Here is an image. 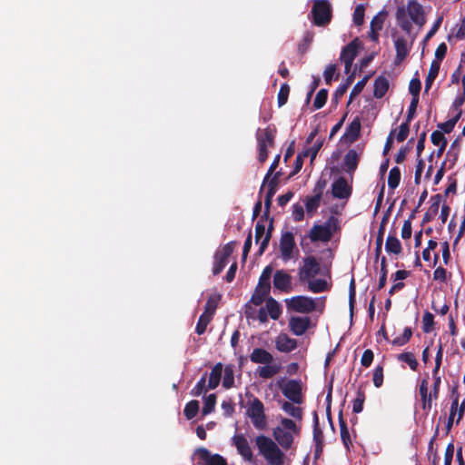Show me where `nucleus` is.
Here are the masks:
<instances>
[{
    "label": "nucleus",
    "instance_id": "obj_1",
    "mask_svg": "<svg viewBox=\"0 0 465 465\" xmlns=\"http://www.w3.org/2000/svg\"><path fill=\"white\" fill-rule=\"evenodd\" d=\"M301 433V428L294 420L288 418H282L281 426H277L272 430V436L275 440L259 435L255 439L256 446L259 452L270 465H283L285 454L280 449L288 450L292 447L294 435Z\"/></svg>",
    "mask_w": 465,
    "mask_h": 465
},
{
    "label": "nucleus",
    "instance_id": "obj_2",
    "mask_svg": "<svg viewBox=\"0 0 465 465\" xmlns=\"http://www.w3.org/2000/svg\"><path fill=\"white\" fill-rule=\"evenodd\" d=\"M339 229V221L334 216H330L323 225L314 224L310 230L309 237L312 242H329L333 232Z\"/></svg>",
    "mask_w": 465,
    "mask_h": 465
},
{
    "label": "nucleus",
    "instance_id": "obj_3",
    "mask_svg": "<svg viewBox=\"0 0 465 465\" xmlns=\"http://www.w3.org/2000/svg\"><path fill=\"white\" fill-rule=\"evenodd\" d=\"M252 397L248 402L246 415L251 419L253 427L257 430H264L267 427V418L265 415L264 405L262 401Z\"/></svg>",
    "mask_w": 465,
    "mask_h": 465
},
{
    "label": "nucleus",
    "instance_id": "obj_4",
    "mask_svg": "<svg viewBox=\"0 0 465 465\" xmlns=\"http://www.w3.org/2000/svg\"><path fill=\"white\" fill-rule=\"evenodd\" d=\"M311 13L317 26H325L331 20V6L328 0H314Z\"/></svg>",
    "mask_w": 465,
    "mask_h": 465
},
{
    "label": "nucleus",
    "instance_id": "obj_5",
    "mask_svg": "<svg viewBox=\"0 0 465 465\" xmlns=\"http://www.w3.org/2000/svg\"><path fill=\"white\" fill-rule=\"evenodd\" d=\"M302 266L299 268V281L302 283L314 278L321 272V265L313 255L306 256L302 259Z\"/></svg>",
    "mask_w": 465,
    "mask_h": 465
},
{
    "label": "nucleus",
    "instance_id": "obj_6",
    "mask_svg": "<svg viewBox=\"0 0 465 465\" xmlns=\"http://www.w3.org/2000/svg\"><path fill=\"white\" fill-rule=\"evenodd\" d=\"M294 251L296 254L299 250L296 248L294 235L292 232H282L280 238V252L283 262H288L294 258Z\"/></svg>",
    "mask_w": 465,
    "mask_h": 465
},
{
    "label": "nucleus",
    "instance_id": "obj_7",
    "mask_svg": "<svg viewBox=\"0 0 465 465\" xmlns=\"http://www.w3.org/2000/svg\"><path fill=\"white\" fill-rule=\"evenodd\" d=\"M287 304L290 309L299 313H310L317 309L315 300L303 295L291 298Z\"/></svg>",
    "mask_w": 465,
    "mask_h": 465
},
{
    "label": "nucleus",
    "instance_id": "obj_8",
    "mask_svg": "<svg viewBox=\"0 0 465 465\" xmlns=\"http://www.w3.org/2000/svg\"><path fill=\"white\" fill-rule=\"evenodd\" d=\"M282 392L290 401L296 404L303 402L302 382L298 380H289L281 387Z\"/></svg>",
    "mask_w": 465,
    "mask_h": 465
},
{
    "label": "nucleus",
    "instance_id": "obj_9",
    "mask_svg": "<svg viewBox=\"0 0 465 465\" xmlns=\"http://www.w3.org/2000/svg\"><path fill=\"white\" fill-rule=\"evenodd\" d=\"M273 287L284 293L292 291V277L285 270H277L273 274Z\"/></svg>",
    "mask_w": 465,
    "mask_h": 465
},
{
    "label": "nucleus",
    "instance_id": "obj_10",
    "mask_svg": "<svg viewBox=\"0 0 465 465\" xmlns=\"http://www.w3.org/2000/svg\"><path fill=\"white\" fill-rule=\"evenodd\" d=\"M352 193V186L350 185L347 180L341 176L336 179L331 184V194L335 199H349Z\"/></svg>",
    "mask_w": 465,
    "mask_h": 465
},
{
    "label": "nucleus",
    "instance_id": "obj_11",
    "mask_svg": "<svg viewBox=\"0 0 465 465\" xmlns=\"http://www.w3.org/2000/svg\"><path fill=\"white\" fill-rule=\"evenodd\" d=\"M289 327L294 335L302 336L311 327V318L308 316H292L289 320Z\"/></svg>",
    "mask_w": 465,
    "mask_h": 465
},
{
    "label": "nucleus",
    "instance_id": "obj_12",
    "mask_svg": "<svg viewBox=\"0 0 465 465\" xmlns=\"http://www.w3.org/2000/svg\"><path fill=\"white\" fill-rule=\"evenodd\" d=\"M407 12L411 21L422 26L426 23L422 5L416 0H410L407 4Z\"/></svg>",
    "mask_w": 465,
    "mask_h": 465
},
{
    "label": "nucleus",
    "instance_id": "obj_13",
    "mask_svg": "<svg viewBox=\"0 0 465 465\" xmlns=\"http://www.w3.org/2000/svg\"><path fill=\"white\" fill-rule=\"evenodd\" d=\"M196 454L203 462V465H227V461L223 456L219 454L212 455L206 448L197 449Z\"/></svg>",
    "mask_w": 465,
    "mask_h": 465
},
{
    "label": "nucleus",
    "instance_id": "obj_14",
    "mask_svg": "<svg viewBox=\"0 0 465 465\" xmlns=\"http://www.w3.org/2000/svg\"><path fill=\"white\" fill-rule=\"evenodd\" d=\"M233 442L239 454L242 456L245 460L251 461L253 458V454L247 439L242 434L235 435L233 437Z\"/></svg>",
    "mask_w": 465,
    "mask_h": 465
},
{
    "label": "nucleus",
    "instance_id": "obj_15",
    "mask_svg": "<svg viewBox=\"0 0 465 465\" xmlns=\"http://www.w3.org/2000/svg\"><path fill=\"white\" fill-rule=\"evenodd\" d=\"M360 48L361 42L359 38L356 37L341 49L340 59L354 61L358 55Z\"/></svg>",
    "mask_w": 465,
    "mask_h": 465
},
{
    "label": "nucleus",
    "instance_id": "obj_16",
    "mask_svg": "<svg viewBox=\"0 0 465 465\" xmlns=\"http://www.w3.org/2000/svg\"><path fill=\"white\" fill-rule=\"evenodd\" d=\"M297 347V341L282 333L276 338V348L281 352H291Z\"/></svg>",
    "mask_w": 465,
    "mask_h": 465
},
{
    "label": "nucleus",
    "instance_id": "obj_17",
    "mask_svg": "<svg viewBox=\"0 0 465 465\" xmlns=\"http://www.w3.org/2000/svg\"><path fill=\"white\" fill-rule=\"evenodd\" d=\"M394 44L396 49L394 64L399 65L408 56L410 49L408 47L407 40L403 36L398 37Z\"/></svg>",
    "mask_w": 465,
    "mask_h": 465
},
{
    "label": "nucleus",
    "instance_id": "obj_18",
    "mask_svg": "<svg viewBox=\"0 0 465 465\" xmlns=\"http://www.w3.org/2000/svg\"><path fill=\"white\" fill-rule=\"evenodd\" d=\"M250 360L253 363L271 364L273 361V357L266 350L256 348L251 353Z\"/></svg>",
    "mask_w": 465,
    "mask_h": 465
},
{
    "label": "nucleus",
    "instance_id": "obj_19",
    "mask_svg": "<svg viewBox=\"0 0 465 465\" xmlns=\"http://www.w3.org/2000/svg\"><path fill=\"white\" fill-rule=\"evenodd\" d=\"M346 173L352 174L358 167L360 156L353 149L349 150L343 159Z\"/></svg>",
    "mask_w": 465,
    "mask_h": 465
},
{
    "label": "nucleus",
    "instance_id": "obj_20",
    "mask_svg": "<svg viewBox=\"0 0 465 465\" xmlns=\"http://www.w3.org/2000/svg\"><path fill=\"white\" fill-rule=\"evenodd\" d=\"M274 134L275 129L271 128V126H268L263 130L258 129L256 133L258 146H261V143H262L263 144H267V147L272 146L274 143Z\"/></svg>",
    "mask_w": 465,
    "mask_h": 465
},
{
    "label": "nucleus",
    "instance_id": "obj_21",
    "mask_svg": "<svg viewBox=\"0 0 465 465\" xmlns=\"http://www.w3.org/2000/svg\"><path fill=\"white\" fill-rule=\"evenodd\" d=\"M338 418H339L341 440L342 444L344 445L345 449L348 451H350L352 442H351V439L347 422L343 419L341 411H340Z\"/></svg>",
    "mask_w": 465,
    "mask_h": 465
},
{
    "label": "nucleus",
    "instance_id": "obj_22",
    "mask_svg": "<svg viewBox=\"0 0 465 465\" xmlns=\"http://www.w3.org/2000/svg\"><path fill=\"white\" fill-rule=\"evenodd\" d=\"M361 134V121L359 117H355L347 126L343 138L349 140L350 143L355 142Z\"/></svg>",
    "mask_w": 465,
    "mask_h": 465
},
{
    "label": "nucleus",
    "instance_id": "obj_23",
    "mask_svg": "<svg viewBox=\"0 0 465 465\" xmlns=\"http://www.w3.org/2000/svg\"><path fill=\"white\" fill-rule=\"evenodd\" d=\"M373 96L377 99L382 98L389 90L390 84L387 77L383 75L378 76L374 81Z\"/></svg>",
    "mask_w": 465,
    "mask_h": 465
},
{
    "label": "nucleus",
    "instance_id": "obj_24",
    "mask_svg": "<svg viewBox=\"0 0 465 465\" xmlns=\"http://www.w3.org/2000/svg\"><path fill=\"white\" fill-rule=\"evenodd\" d=\"M268 183V190L266 193L265 200H264V212L262 214V218L268 219L270 215V209L272 203V198L277 192L278 185L275 184L274 181H267Z\"/></svg>",
    "mask_w": 465,
    "mask_h": 465
},
{
    "label": "nucleus",
    "instance_id": "obj_25",
    "mask_svg": "<svg viewBox=\"0 0 465 465\" xmlns=\"http://www.w3.org/2000/svg\"><path fill=\"white\" fill-rule=\"evenodd\" d=\"M295 403H292V401H280L281 409L292 417L293 419L297 420H302L303 416V411L299 406H294Z\"/></svg>",
    "mask_w": 465,
    "mask_h": 465
},
{
    "label": "nucleus",
    "instance_id": "obj_26",
    "mask_svg": "<svg viewBox=\"0 0 465 465\" xmlns=\"http://www.w3.org/2000/svg\"><path fill=\"white\" fill-rule=\"evenodd\" d=\"M451 397L452 401L450 405V415L446 423V433H449L451 430L454 423V418L458 411L460 395L455 389L452 390Z\"/></svg>",
    "mask_w": 465,
    "mask_h": 465
},
{
    "label": "nucleus",
    "instance_id": "obj_27",
    "mask_svg": "<svg viewBox=\"0 0 465 465\" xmlns=\"http://www.w3.org/2000/svg\"><path fill=\"white\" fill-rule=\"evenodd\" d=\"M221 299L222 295L218 292L211 294L206 301L203 314L207 315L209 318H213Z\"/></svg>",
    "mask_w": 465,
    "mask_h": 465
},
{
    "label": "nucleus",
    "instance_id": "obj_28",
    "mask_svg": "<svg viewBox=\"0 0 465 465\" xmlns=\"http://www.w3.org/2000/svg\"><path fill=\"white\" fill-rule=\"evenodd\" d=\"M223 373V364L221 362L216 363L210 373L208 381V389L214 390L218 387Z\"/></svg>",
    "mask_w": 465,
    "mask_h": 465
},
{
    "label": "nucleus",
    "instance_id": "obj_29",
    "mask_svg": "<svg viewBox=\"0 0 465 465\" xmlns=\"http://www.w3.org/2000/svg\"><path fill=\"white\" fill-rule=\"evenodd\" d=\"M308 290L313 293H320L326 292L330 289L329 284L324 279H310L306 282Z\"/></svg>",
    "mask_w": 465,
    "mask_h": 465
},
{
    "label": "nucleus",
    "instance_id": "obj_30",
    "mask_svg": "<svg viewBox=\"0 0 465 465\" xmlns=\"http://www.w3.org/2000/svg\"><path fill=\"white\" fill-rule=\"evenodd\" d=\"M266 309L268 314L272 320H278L281 316L282 310L280 303L272 297H268L266 300Z\"/></svg>",
    "mask_w": 465,
    "mask_h": 465
},
{
    "label": "nucleus",
    "instance_id": "obj_31",
    "mask_svg": "<svg viewBox=\"0 0 465 465\" xmlns=\"http://www.w3.org/2000/svg\"><path fill=\"white\" fill-rule=\"evenodd\" d=\"M268 220H269V224H268L267 229L265 228V232H266L265 236L262 239V241L261 242L259 249L257 251V255H259V256H261L264 253V252L267 249L269 242L272 239V236L273 218H268Z\"/></svg>",
    "mask_w": 465,
    "mask_h": 465
},
{
    "label": "nucleus",
    "instance_id": "obj_32",
    "mask_svg": "<svg viewBox=\"0 0 465 465\" xmlns=\"http://www.w3.org/2000/svg\"><path fill=\"white\" fill-rule=\"evenodd\" d=\"M271 289L266 288V286L261 288L256 286L251 297V302L256 306L262 304V302L267 300V296L269 295Z\"/></svg>",
    "mask_w": 465,
    "mask_h": 465
},
{
    "label": "nucleus",
    "instance_id": "obj_33",
    "mask_svg": "<svg viewBox=\"0 0 465 465\" xmlns=\"http://www.w3.org/2000/svg\"><path fill=\"white\" fill-rule=\"evenodd\" d=\"M386 252L393 254H400L402 251L400 240L394 235H389L385 242Z\"/></svg>",
    "mask_w": 465,
    "mask_h": 465
},
{
    "label": "nucleus",
    "instance_id": "obj_34",
    "mask_svg": "<svg viewBox=\"0 0 465 465\" xmlns=\"http://www.w3.org/2000/svg\"><path fill=\"white\" fill-rule=\"evenodd\" d=\"M440 65L437 62H431L429 73L425 79V93H428L439 74Z\"/></svg>",
    "mask_w": 465,
    "mask_h": 465
},
{
    "label": "nucleus",
    "instance_id": "obj_35",
    "mask_svg": "<svg viewBox=\"0 0 465 465\" xmlns=\"http://www.w3.org/2000/svg\"><path fill=\"white\" fill-rule=\"evenodd\" d=\"M272 271L273 269L272 265H267L266 267H264L260 275L257 286H259L260 288L266 286V288L271 289V277L272 274Z\"/></svg>",
    "mask_w": 465,
    "mask_h": 465
},
{
    "label": "nucleus",
    "instance_id": "obj_36",
    "mask_svg": "<svg viewBox=\"0 0 465 465\" xmlns=\"http://www.w3.org/2000/svg\"><path fill=\"white\" fill-rule=\"evenodd\" d=\"M401 170L399 167H392L388 176V186L391 190L396 189L401 183Z\"/></svg>",
    "mask_w": 465,
    "mask_h": 465
},
{
    "label": "nucleus",
    "instance_id": "obj_37",
    "mask_svg": "<svg viewBox=\"0 0 465 465\" xmlns=\"http://www.w3.org/2000/svg\"><path fill=\"white\" fill-rule=\"evenodd\" d=\"M397 359L399 361L407 363L412 371H416L418 368V361L412 352L407 351L400 353Z\"/></svg>",
    "mask_w": 465,
    "mask_h": 465
},
{
    "label": "nucleus",
    "instance_id": "obj_38",
    "mask_svg": "<svg viewBox=\"0 0 465 465\" xmlns=\"http://www.w3.org/2000/svg\"><path fill=\"white\" fill-rule=\"evenodd\" d=\"M227 263H228V258L223 257L222 254H220L219 252H216L214 254V263H213V275L220 274L223 272V270L225 268Z\"/></svg>",
    "mask_w": 465,
    "mask_h": 465
},
{
    "label": "nucleus",
    "instance_id": "obj_39",
    "mask_svg": "<svg viewBox=\"0 0 465 465\" xmlns=\"http://www.w3.org/2000/svg\"><path fill=\"white\" fill-rule=\"evenodd\" d=\"M396 18L400 24L401 28L404 32L410 34L412 29V25H411V22L405 18V12H404L403 7L398 8L397 14H396Z\"/></svg>",
    "mask_w": 465,
    "mask_h": 465
},
{
    "label": "nucleus",
    "instance_id": "obj_40",
    "mask_svg": "<svg viewBox=\"0 0 465 465\" xmlns=\"http://www.w3.org/2000/svg\"><path fill=\"white\" fill-rule=\"evenodd\" d=\"M388 15V12L385 10L380 11L371 21L370 29H375L381 31L383 27V24Z\"/></svg>",
    "mask_w": 465,
    "mask_h": 465
},
{
    "label": "nucleus",
    "instance_id": "obj_41",
    "mask_svg": "<svg viewBox=\"0 0 465 465\" xmlns=\"http://www.w3.org/2000/svg\"><path fill=\"white\" fill-rule=\"evenodd\" d=\"M199 411V401L196 400H192L186 403L183 414L187 420L193 419Z\"/></svg>",
    "mask_w": 465,
    "mask_h": 465
},
{
    "label": "nucleus",
    "instance_id": "obj_42",
    "mask_svg": "<svg viewBox=\"0 0 465 465\" xmlns=\"http://www.w3.org/2000/svg\"><path fill=\"white\" fill-rule=\"evenodd\" d=\"M234 385V371L232 365H227L224 368L223 378V386L225 389H231Z\"/></svg>",
    "mask_w": 465,
    "mask_h": 465
},
{
    "label": "nucleus",
    "instance_id": "obj_43",
    "mask_svg": "<svg viewBox=\"0 0 465 465\" xmlns=\"http://www.w3.org/2000/svg\"><path fill=\"white\" fill-rule=\"evenodd\" d=\"M371 74L365 75L361 80H360L356 84L353 86L352 90L351 91L350 96H349V103H351L353 98L356 97L358 94L361 93L363 88L365 87L367 82L371 78Z\"/></svg>",
    "mask_w": 465,
    "mask_h": 465
},
{
    "label": "nucleus",
    "instance_id": "obj_44",
    "mask_svg": "<svg viewBox=\"0 0 465 465\" xmlns=\"http://www.w3.org/2000/svg\"><path fill=\"white\" fill-rule=\"evenodd\" d=\"M412 337V329L411 327H406L403 331L401 336L396 337L392 340L391 343L394 346H403L405 345Z\"/></svg>",
    "mask_w": 465,
    "mask_h": 465
},
{
    "label": "nucleus",
    "instance_id": "obj_45",
    "mask_svg": "<svg viewBox=\"0 0 465 465\" xmlns=\"http://www.w3.org/2000/svg\"><path fill=\"white\" fill-rule=\"evenodd\" d=\"M460 115H461V111L460 113H458V114L456 116H454L453 118L444 122V123H441L438 125V127L441 130L440 132H442L443 134H450L452 132V130L454 129L457 122L459 121V119L460 118Z\"/></svg>",
    "mask_w": 465,
    "mask_h": 465
},
{
    "label": "nucleus",
    "instance_id": "obj_46",
    "mask_svg": "<svg viewBox=\"0 0 465 465\" xmlns=\"http://www.w3.org/2000/svg\"><path fill=\"white\" fill-rule=\"evenodd\" d=\"M289 94H290V86L287 83H283L281 85L280 90L278 92V95H277V103H278L279 107L283 106L287 103Z\"/></svg>",
    "mask_w": 465,
    "mask_h": 465
},
{
    "label": "nucleus",
    "instance_id": "obj_47",
    "mask_svg": "<svg viewBox=\"0 0 465 465\" xmlns=\"http://www.w3.org/2000/svg\"><path fill=\"white\" fill-rule=\"evenodd\" d=\"M313 440L315 444L323 443V432L319 427V419L316 411L313 412Z\"/></svg>",
    "mask_w": 465,
    "mask_h": 465
},
{
    "label": "nucleus",
    "instance_id": "obj_48",
    "mask_svg": "<svg viewBox=\"0 0 465 465\" xmlns=\"http://www.w3.org/2000/svg\"><path fill=\"white\" fill-rule=\"evenodd\" d=\"M216 404V395L214 393H212L208 395L204 399V403L203 407V415H208L212 413L214 411Z\"/></svg>",
    "mask_w": 465,
    "mask_h": 465
},
{
    "label": "nucleus",
    "instance_id": "obj_49",
    "mask_svg": "<svg viewBox=\"0 0 465 465\" xmlns=\"http://www.w3.org/2000/svg\"><path fill=\"white\" fill-rule=\"evenodd\" d=\"M365 401V393L361 390H358L356 398L352 402V411L354 413H360L363 410V404Z\"/></svg>",
    "mask_w": 465,
    "mask_h": 465
},
{
    "label": "nucleus",
    "instance_id": "obj_50",
    "mask_svg": "<svg viewBox=\"0 0 465 465\" xmlns=\"http://www.w3.org/2000/svg\"><path fill=\"white\" fill-rule=\"evenodd\" d=\"M327 98H328V90L324 89V88L321 89L317 93L314 102H313L314 109L318 110V109L322 108L326 104Z\"/></svg>",
    "mask_w": 465,
    "mask_h": 465
},
{
    "label": "nucleus",
    "instance_id": "obj_51",
    "mask_svg": "<svg viewBox=\"0 0 465 465\" xmlns=\"http://www.w3.org/2000/svg\"><path fill=\"white\" fill-rule=\"evenodd\" d=\"M265 220L266 219L262 218V215L260 220L257 222V223L255 225V242L256 243H261V242L262 241V239L265 236V233H266L265 224H264Z\"/></svg>",
    "mask_w": 465,
    "mask_h": 465
},
{
    "label": "nucleus",
    "instance_id": "obj_52",
    "mask_svg": "<svg viewBox=\"0 0 465 465\" xmlns=\"http://www.w3.org/2000/svg\"><path fill=\"white\" fill-rule=\"evenodd\" d=\"M212 320H213V318H209L207 315L202 313L198 319V322H197V324L195 327V332L198 335L203 334L206 331L208 324L210 323V322Z\"/></svg>",
    "mask_w": 465,
    "mask_h": 465
},
{
    "label": "nucleus",
    "instance_id": "obj_53",
    "mask_svg": "<svg viewBox=\"0 0 465 465\" xmlns=\"http://www.w3.org/2000/svg\"><path fill=\"white\" fill-rule=\"evenodd\" d=\"M279 369L277 366L265 364V366L259 369V376L263 379H270L278 372Z\"/></svg>",
    "mask_w": 465,
    "mask_h": 465
},
{
    "label": "nucleus",
    "instance_id": "obj_54",
    "mask_svg": "<svg viewBox=\"0 0 465 465\" xmlns=\"http://www.w3.org/2000/svg\"><path fill=\"white\" fill-rule=\"evenodd\" d=\"M434 316L429 312H426L422 317V330L425 333H429L433 330Z\"/></svg>",
    "mask_w": 465,
    "mask_h": 465
},
{
    "label": "nucleus",
    "instance_id": "obj_55",
    "mask_svg": "<svg viewBox=\"0 0 465 465\" xmlns=\"http://www.w3.org/2000/svg\"><path fill=\"white\" fill-rule=\"evenodd\" d=\"M372 381L376 388L381 387L383 383V366L379 364L373 370Z\"/></svg>",
    "mask_w": 465,
    "mask_h": 465
},
{
    "label": "nucleus",
    "instance_id": "obj_56",
    "mask_svg": "<svg viewBox=\"0 0 465 465\" xmlns=\"http://www.w3.org/2000/svg\"><path fill=\"white\" fill-rule=\"evenodd\" d=\"M321 200H322L321 198H318V196H314V195L311 196V197H307L306 202H305V207H306L307 213H314L320 206Z\"/></svg>",
    "mask_w": 465,
    "mask_h": 465
},
{
    "label": "nucleus",
    "instance_id": "obj_57",
    "mask_svg": "<svg viewBox=\"0 0 465 465\" xmlns=\"http://www.w3.org/2000/svg\"><path fill=\"white\" fill-rule=\"evenodd\" d=\"M410 124H411V122H407L405 120V122L400 125L399 132L396 135V140L399 143H401L407 139L409 133H410Z\"/></svg>",
    "mask_w": 465,
    "mask_h": 465
},
{
    "label": "nucleus",
    "instance_id": "obj_58",
    "mask_svg": "<svg viewBox=\"0 0 465 465\" xmlns=\"http://www.w3.org/2000/svg\"><path fill=\"white\" fill-rule=\"evenodd\" d=\"M421 89V83L419 78H412L409 84V91L412 98L420 97V92Z\"/></svg>",
    "mask_w": 465,
    "mask_h": 465
},
{
    "label": "nucleus",
    "instance_id": "obj_59",
    "mask_svg": "<svg viewBox=\"0 0 465 465\" xmlns=\"http://www.w3.org/2000/svg\"><path fill=\"white\" fill-rule=\"evenodd\" d=\"M365 8L363 5H358L353 12V23L356 25H361L364 22Z\"/></svg>",
    "mask_w": 465,
    "mask_h": 465
},
{
    "label": "nucleus",
    "instance_id": "obj_60",
    "mask_svg": "<svg viewBox=\"0 0 465 465\" xmlns=\"http://www.w3.org/2000/svg\"><path fill=\"white\" fill-rule=\"evenodd\" d=\"M414 219V213H411L408 220L403 223L401 228V238L404 240L411 237V220Z\"/></svg>",
    "mask_w": 465,
    "mask_h": 465
},
{
    "label": "nucleus",
    "instance_id": "obj_61",
    "mask_svg": "<svg viewBox=\"0 0 465 465\" xmlns=\"http://www.w3.org/2000/svg\"><path fill=\"white\" fill-rule=\"evenodd\" d=\"M205 386H206V373L197 381V383L192 390L191 394L195 397L202 395V393L203 391H205Z\"/></svg>",
    "mask_w": 465,
    "mask_h": 465
},
{
    "label": "nucleus",
    "instance_id": "obj_62",
    "mask_svg": "<svg viewBox=\"0 0 465 465\" xmlns=\"http://www.w3.org/2000/svg\"><path fill=\"white\" fill-rule=\"evenodd\" d=\"M447 50H448V47L445 43L440 44L435 51V58L432 60V62H437V64H439V65H440L441 61L446 56Z\"/></svg>",
    "mask_w": 465,
    "mask_h": 465
},
{
    "label": "nucleus",
    "instance_id": "obj_63",
    "mask_svg": "<svg viewBox=\"0 0 465 465\" xmlns=\"http://www.w3.org/2000/svg\"><path fill=\"white\" fill-rule=\"evenodd\" d=\"M438 212L439 208H437V203H431L428 211L423 215L422 223H427L432 221Z\"/></svg>",
    "mask_w": 465,
    "mask_h": 465
},
{
    "label": "nucleus",
    "instance_id": "obj_64",
    "mask_svg": "<svg viewBox=\"0 0 465 465\" xmlns=\"http://www.w3.org/2000/svg\"><path fill=\"white\" fill-rule=\"evenodd\" d=\"M374 359V353L371 349H367L363 351L361 358V364L368 368L371 365Z\"/></svg>",
    "mask_w": 465,
    "mask_h": 465
}]
</instances>
